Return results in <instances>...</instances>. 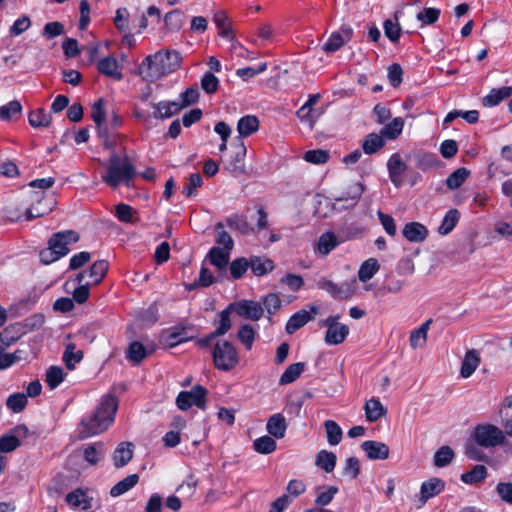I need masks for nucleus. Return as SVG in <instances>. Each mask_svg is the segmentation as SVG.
<instances>
[{"label":"nucleus","mask_w":512,"mask_h":512,"mask_svg":"<svg viewBox=\"0 0 512 512\" xmlns=\"http://www.w3.org/2000/svg\"><path fill=\"white\" fill-rule=\"evenodd\" d=\"M214 366L221 371H231L239 363V355L235 346L227 340H219L212 350Z\"/></svg>","instance_id":"4"},{"label":"nucleus","mask_w":512,"mask_h":512,"mask_svg":"<svg viewBox=\"0 0 512 512\" xmlns=\"http://www.w3.org/2000/svg\"><path fill=\"white\" fill-rule=\"evenodd\" d=\"M380 269L378 261L374 258H369L362 263L358 271V278L361 282L369 281Z\"/></svg>","instance_id":"37"},{"label":"nucleus","mask_w":512,"mask_h":512,"mask_svg":"<svg viewBox=\"0 0 512 512\" xmlns=\"http://www.w3.org/2000/svg\"><path fill=\"white\" fill-rule=\"evenodd\" d=\"M249 268L252 270L254 275L263 276L274 269V262L268 258L251 256L249 258Z\"/></svg>","instance_id":"29"},{"label":"nucleus","mask_w":512,"mask_h":512,"mask_svg":"<svg viewBox=\"0 0 512 512\" xmlns=\"http://www.w3.org/2000/svg\"><path fill=\"white\" fill-rule=\"evenodd\" d=\"M233 310L234 304H230L227 308L219 313L220 320L218 327L214 330L215 335L223 336L231 329L232 324L230 315Z\"/></svg>","instance_id":"47"},{"label":"nucleus","mask_w":512,"mask_h":512,"mask_svg":"<svg viewBox=\"0 0 512 512\" xmlns=\"http://www.w3.org/2000/svg\"><path fill=\"white\" fill-rule=\"evenodd\" d=\"M384 28V34L385 36L393 43H396L399 41V38L401 36V27L398 23V16L395 14V21L391 19H387L383 23Z\"/></svg>","instance_id":"55"},{"label":"nucleus","mask_w":512,"mask_h":512,"mask_svg":"<svg viewBox=\"0 0 512 512\" xmlns=\"http://www.w3.org/2000/svg\"><path fill=\"white\" fill-rule=\"evenodd\" d=\"M260 303L264 310L267 311L269 319H271V315H273L281 307V300L275 293L266 295L262 298Z\"/></svg>","instance_id":"63"},{"label":"nucleus","mask_w":512,"mask_h":512,"mask_svg":"<svg viewBox=\"0 0 512 512\" xmlns=\"http://www.w3.org/2000/svg\"><path fill=\"white\" fill-rule=\"evenodd\" d=\"M5 348L0 345V370L7 369L14 363L23 360L24 352L22 350H16L14 353L5 354L3 351Z\"/></svg>","instance_id":"59"},{"label":"nucleus","mask_w":512,"mask_h":512,"mask_svg":"<svg viewBox=\"0 0 512 512\" xmlns=\"http://www.w3.org/2000/svg\"><path fill=\"white\" fill-rule=\"evenodd\" d=\"M184 18L185 16L181 10H172L165 15V25L170 31H179L183 26Z\"/></svg>","instance_id":"49"},{"label":"nucleus","mask_w":512,"mask_h":512,"mask_svg":"<svg viewBox=\"0 0 512 512\" xmlns=\"http://www.w3.org/2000/svg\"><path fill=\"white\" fill-rule=\"evenodd\" d=\"M136 174V168L127 155L121 157L113 152L110 155L106 173L102 175V181L113 189L121 184L130 187Z\"/></svg>","instance_id":"3"},{"label":"nucleus","mask_w":512,"mask_h":512,"mask_svg":"<svg viewBox=\"0 0 512 512\" xmlns=\"http://www.w3.org/2000/svg\"><path fill=\"white\" fill-rule=\"evenodd\" d=\"M454 456V451L449 446H442L434 454L433 463L436 467L442 468L450 464Z\"/></svg>","instance_id":"56"},{"label":"nucleus","mask_w":512,"mask_h":512,"mask_svg":"<svg viewBox=\"0 0 512 512\" xmlns=\"http://www.w3.org/2000/svg\"><path fill=\"white\" fill-rule=\"evenodd\" d=\"M353 30L350 26L343 25L338 31L333 32L322 49L326 53H333L338 51L352 38Z\"/></svg>","instance_id":"14"},{"label":"nucleus","mask_w":512,"mask_h":512,"mask_svg":"<svg viewBox=\"0 0 512 512\" xmlns=\"http://www.w3.org/2000/svg\"><path fill=\"white\" fill-rule=\"evenodd\" d=\"M234 304V310L237 315L248 320L258 321L264 313V308L260 302L253 300H241Z\"/></svg>","instance_id":"15"},{"label":"nucleus","mask_w":512,"mask_h":512,"mask_svg":"<svg viewBox=\"0 0 512 512\" xmlns=\"http://www.w3.org/2000/svg\"><path fill=\"white\" fill-rule=\"evenodd\" d=\"M319 313V308L315 305L309 306V311L302 309L294 313L286 323L285 330L288 334H294L297 330L305 326L309 321L315 319Z\"/></svg>","instance_id":"11"},{"label":"nucleus","mask_w":512,"mask_h":512,"mask_svg":"<svg viewBox=\"0 0 512 512\" xmlns=\"http://www.w3.org/2000/svg\"><path fill=\"white\" fill-rule=\"evenodd\" d=\"M216 230H217V234H216V238H215L216 244H218L219 246H223L222 249L232 251V249L234 247V241H233L232 237L230 236V234L223 230V223L218 222L216 224Z\"/></svg>","instance_id":"61"},{"label":"nucleus","mask_w":512,"mask_h":512,"mask_svg":"<svg viewBox=\"0 0 512 512\" xmlns=\"http://www.w3.org/2000/svg\"><path fill=\"white\" fill-rule=\"evenodd\" d=\"M152 107L154 109L152 118L156 120H166L179 114L181 111L176 101H160L153 103Z\"/></svg>","instance_id":"18"},{"label":"nucleus","mask_w":512,"mask_h":512,"mask_svg":"<svg viewBox=\"0 0 512 512\" xmlns=\"http://www.w3.org/2000/svg\"><path fill=\"white\" fill-rule=\"evenodd\" d=\"M133 457V444L131 442L120 443L113 453L114 465L117 468L126 466Z\"/></svg>","instance_id":"23"},{"label":"nucleus","mask_w":512,"mask_h":512,"mask_svg":"<svg viewBox=\"0 0 512 512\" xmlns=\"http://www.w3.org/2000/svg\"><path fill=\"white\" fill-rule=\"evenodd\" d=\"M199 90L195 86L188 87L184 92H182L179 96L178 106L180 110L184 108L194 105L199 100Z\"/></svg>","instance_id":"52"},{"label":"nucleus","mask_w":512,"mask_h":512,"mask_svg":"<svg viewBox=\"0 0 512 512\" xmlns=\"http://www.w3.org/2000/svg\"><path fill=\"white\" fill-rule=\"evenodd\" d=\"M139 481V475L138 474H130L121 481H119L117 484H115L111 490L110 495L112 497H118L122 494L126 493L127 491L131 490Z\"/></svg>","instance_id":"35"},{"label":"nucleus","mask_w":512,"mask_h":512,"mask_svg":"<svg viewBox=\"0 0 512 512\" xmlns=\"http://www.w3.org/2000/svg\"><path fill=\"white\" fill-rule=\"evenodd\" d=\"M259 129V120L254 115H246L239 119L237 123L238 139L249 137Z\"/></svg>","instance_id":"26"},{"label":"nucleus","mask_w":512,"mask_h":512,"mask_svg":"<svg viewBox=\"0 0 512 512\" xmlns=\"http://www.w3.org/2000/svg\"><path fill=\"white\" fill-rule=\"evenodd\" d=\"M117 408L118 400L115 396H104L96 410L88 418L81 420L78 438L83 440L104 432L114 421Z\"/></svg>","instance_id":"1"},{"label":"nucleus","mask_w":512,"mask_h":512,"mask_svg":"<svg viewBox=\"0 0 512 512\" xmlns=\"http://www.w3.org/2000/svg\"><path fill=\"white\" fill-rule=\"evenodd\" d=\"M487 477V468L484 465H475L470 471L461 475V481L465 484H476Z\"/></svg>","instance_id":"41"},{"label":"nucleus","mask_w":512,"mask_h":512,"mask_svg":"<svg viewBox=\"0 0 512 512\" xmlns=\"http://www.w3.org/2000/svg\"><path fill=\"white\" fill-rule=\"evenodd\" d=\"M148 354L146 347L139 341L131 342L126 350V358L133 364H140Z\"/></svg>","instance_id":"31"},{"label":"nucleus","mask_w":512,"mask_h":512,"mask_svg":"<svg viewBox=\"0 0 512 512\" xmlns=\"http://www.w3.org/2000/svg\"><path fill=\"white\" fill-rule=\"evenodd\" d=\"M181 55L176 50L158 51L148 55L139 66V74L147 82H155L180 67Z\"/></svg>","instance_id":"2"},{"label":"nucleus","mask_w":512,"mask_h":512,"mask_svg":"<svg viewBox=\"0 0 512 512\" xmlns=\"http://www.w3.org/2000/svg\"><path fill=\"white\" fill-rule=\"evenodd\" d=\"M387 169L390 181L395 187H400L403 182V174L407 170L406 163L399 153H393L387 161Z\"/></svg>","instance_id":"16"},{"label":"nucleus","mask_w":512,"mask_h":512,"mask_svg":"<svg viewBox=\"0 0 512 512\" xmlns=\"http://www.w3.org/2000/svg\"><path fill=\"white\" fill-rule=\"evenodd\" d=\"M432 323V319L425 321L419 328L413 330L409 337L410 346L413 349L422 347L427 340V333Z\"/></svg>","instance_id":"33"},{"label":"nucleus","mask_w":512,"mask_h":512,"mask_svg":"<svg viewBox=\"0 0 512 512\" xmlns=\"http://www.w3.org/2000/svg\"><path fill=\"white\" fill-rule=\"evenodd\" d=\"M29 124L34 128L48 127L52 117L43 108L33 110L28 115Z\"/></svg>","instance_id":"36"},{"label":"nucleus","mask_w":512,"mask_h":512,"mask_svg":"<svg viewBox=\"0 0 512 512\" xmlns=\"http://www.w3.org/2000/svg\"><path fill=\"white\" fill-rule=\"evenodd\" d=\"M66 502L74 507H79L82 505L83 509H89L91 507L90 500L86 497V494L81 489H76L72 492H69L65 497Z\"/></svg>","instance_id":"50"},{"label":"nucleus","mask_w":512,"mask_h":512,"mask_svg":"<svg viewBox=\"0 0 512 512\" xmlns=\"http://www.w3.org/2000/svg\"><path fill=\"white\" fill-rule=\"evenodd\" d=\"M365 190L366 186L362 182H354L334 201L335 203H343L341 206L343 209L353 208L358 204Z\"/></svg>","instance_id":"12"},{"label":"nucleus","mask_w":512,"mask_h":512,"mask_svg":"<svg viewBox=\"0 0 512 512\" xmlns=\"http://www.w3.org/2000/svg\"><path fill=\"white\" fill-rule=\"evenodd\" d=\"M365 416L369 422H376L387 413L379 399L371 398L364 405Z\"/></svg>","instance_id":"25"},{"label":"nucleus","mask_w":512,"mask_h":512,"mask_svg":"<svg viewBox=\"0 0 512 512\" xmlns=\"http://www.w3.org/2000/svg\"><path fill=\"white\" fill-rule=\"evenodd\" d=\"M480 364L478 352L474 349L466 352L462 361L460 375L463 378L470 377Z\"/></svg>","instance_id":"28"},{"label":"nucleus","mask_w":512,"mask_h":512,"mask_svg":"<svg viewBox=\"0 0 512 512\" xmlns=\"http://www.w3.org/2000/svg\"><path fill=\"white\" fill-rule=\"evenodd\" d=\"M339 242L335 234L331 231L323 233L318 240V251L322 255H328L334 248L338 246Z\"/></svg>","instance_id":"39"},{"label":"nucleus","mask_w":512,"mask_h":512,"mask_svg":"<svg viewBox=\"0 0 512 512\" xmlns=\"http://www.w3.org/2000/svg\"><path fill=\"white\" fill-rule=\"evenodd\" d=\"M336 455L333 452L327 450H321L316 455L315 464L323 469L325 472L330 473L336 466Z\"/></svg>","instance_id":"40"},{"label":"nucleus","mask_w":512,"mask_h":512,"mask_svg":"<svg viewBox=\"0 0 512 512\" xmlns=\"http://www.w3.org/2000/svg\"><path fill=\"white\" fill-rule=\"evenodd\" d=\"M403 128L404 120L401 117H396L381 129L380 134L384 139L395 140L400 136Z\"/></svg>","instance_id":"34"},{"label":"nucleus","mask_w":512,"mask_h":512,"mask_svg":"<svg viewBox=\"0 0 512 512\" xmlns=\"http://www.w3.org/2000/svg\"><path fill=\"white\" fill-rule=\"evenodd\" d=\"M98 71L114 80L120 81L123 78L121 72H119V64L118 61L111 56L105 57L98 62L97 65Z\"/></svg>","instance_id":"21"},{"label":"nucleus","mask_w":512,"mask_h":512,"mask_svg":"<svg viewBox=\"0 0 512 512\" xmlns=\"http://www.w3.org/2000/svg\"><path fill=\"white\" fill-rule=\"evenodd\" d=\"M109 268V263L106 260H98L92 264L87 270V275L92 278L93 284H98L105 277Z\"/></svg>","instance_id":"44"},{"label":"nucleus","mask_w":512,"mask_h":512,"mask_svg":"<svg viewBox=\"0 0 512 512\" xmlns=\"http://www.w3.org/2000/svg\"><path fill=\"white\" fill-rule=\"evenodd\" d=\"M469 175L470 171L467 168H458L448 176L446 179V185L451 190L458 189L466 181Z\"/></svg>","instance_id":"45"},{"label":"nucleus","mask_w":512,"mask_h":512,"mask_svg":"<svg viewBox=\"0 0 512 512\" xmlns=\"http://www.w3.org/2000/svg\"><path fill=\"white\" fill-rule=\"evenodd\" d=\"M361 449L370 460H385L389 457L390 452L387 444L374 440L364 441L361 444Z\"/></svg>","instance_id":"17"},{"label":"nucleus","mask_w":512,"mask_h":512,"mask_svg":"<svg viewBox=\"0 0 512 512\" xmlns=\"http://www.w3.org/2000/svg\"><path fill=\"white\" fill-rule=\"evenodd\" d=\"M29 433V429L26 425L19 424L15 426L8 433L0 436V452H13L21 446L20 438H26Z\"/></svg>","instance_id":"8"},{"label":"nucleus","mask_w":512,"mask_h":512,"mask_svg":"<svg viewBox=\"0 0 512 512\" xmlns=\"http://www.w3.org/2000/svg\"><path fill=\"white\" fill-rule=\"evenodd\" d=\"M339 319V315H331L319 321V326L327 328L324 340L328 345L343 343L349 334V327L346 324L339 323Z\"/></svg>","instance_id":"5"},{"label":"nucleus","mask_w":512,"mask_h":512,"mask_svg":"<svg viewBox=\"0 0 512 512\" xmlns=\"http://www.w3.org/2000/svg\"><path fill=\"white\" fill-rule=\"evenodd\" d=\"M79 234L74 230H65L54 233L48 241V245L56 252H63V257L66 256L70 249L69 245L79 241Z\"/></svg>","instance_id":"10"},{"label":"nucleus","mask_w":512,"mask_h":512,"mask_svg":"<svg viewBox=\"0 0 512 512\" xmlns=\"http://www.w3.org/2000/svg\"><path fill=\"white\" fill-rule=\"evenodd\" d=\"M226 225L242 234H248L253 231V228L249 225L247 218L238 214H234L226 218Z\"/></svg>","instance_id":"46"},{"label":"nucleus","mask_w":512,"mask_h":512,"mask_svg":"<svg viewBox=\"0 0 512 512\" xmlns=\"http://www.w3.org/2000/svg\"><path fill=\"white\" fill-rule=\"evenodd\" d=\"M65 375L61 367L51 366L46 371L45 382L50 389H55L64 381Z\"/></svg>","instance_id":"48"},{"label":"nucleus","mask_w":512,"mask_h":512,"mask_svg":"<svg viewBox=\"0 0 512 512\" xmlns=\"http://www.w3.org/2000/svg\"><path fill=\"white\" fill-rule=\"evenodd\" d=\"M194 330V325L188 322H180L166 331L163 336L164 342L170 348L175 347L183 342L194 339L189 335Z\"/></svg>","instance_id":"9"},{"label":"nucleus","mask_w":512,"mask_h":512,"mask_svg":"<svg viewBox=\"0 0 512 512\" xmlns=\"http://www.w3.org/2000/svg\"><path fill=\"white\" fill-rule=\"evenodd\" d=\"M355 289L351 283H335L330 296L336 300H347L353 296Z\"/></svg>","instance_id":"57"},{"label":"nucleus","mask_w":512,"mask_h":512,"mask_svg":"<svg viewBox=\"0 0 512 512\" xmlns=\"http://www.w3.org/2000/svg\"><path fill=\"white\" fill-rule=\"evenodd\" d=\"M219 87L218 78L211 72H206L201 79V88L206 94H214Z\"/></svg>","instance_id":"64"},{"label":"nucleus","mask_w":512,"mask_h":512,"mask_svg":"<svg viewBox=\"0 0 512 512\" xmlns=\"http://www.w3.org/2000/svg\"><path fill=\"white\" fill-rule=\"evenodd\" d=\"M324 427L328 443L333 446L339 444L343 434L341 427L333 420H326L324 422Z\"/></svg>","instance_id":"54"},{"label":"nucleus","mask_w":512,"mask_h":512,"mask_svg":"<svg viewBox=\"0 0 512 512\" xmlns=\"http://www.w3.org/2000/svg\"><path fill=\"white\" fill-rule=\"evenodd\" d=\"M384 145L385 139L381 134L370 133L364 138L361 147L365 154L372 155L381 150Z\"/></svg>","instance_id":"30"},{"label":"nucleus","mask_w":512,"mask_h":512,"mask_svg":"<svg viewBox=\"0 0 512 512\" xmlns=\"http://www.w3.org/2000/svg\"><path fill=\"white\" fill-rule=\"evenodd\" d=\"M266 429L271 436L277 439L283 438L287 429L285 417L281 413L273 414L267 421Z\"/></svg>","instance_id":"22"},{"label":"nucleus","mask_w":512,"mask_h":512,"mask_svg":"<svg viewBox=\"0 0 512 512\" xmlns=\"http://www.w3.org/2000/svg\"><path fill=\"white\" fill-rule=\"evenodd\" d=\"M249 269V259L239 257L234 259L229 265L231 278L234 280L241 279Z\"/></svg>","instance_id":"51"},{"label":"nucleus","mask_w":512,"mask_h":512,"mask_svg":"<svg viewBox=\"0 0 512 512\" xmlns=\"http://www.w3.org/2000/svg\"><path fill=\"white\" fill-rule=\"evenodd\" d=\"M203 184V178L200 173H193L189 176L187 184L184 186L182 193L190 198L197 194V189Z\"/></svg>","instance_id":"62"},{"label":"nucleus","mask_w":512,"mask_h":512,"mask_svg":"<svg viewBox=\"0 0 512 512\" xmlns=\"http://www.w3.org/2000/svg\"><path fill=\"white\" fill-rule=\"evenodd\" d=\"M230 253L231 251L215 246L209 250L207 258L211 265L215 266L219 271H222L225 270L229 264Z\"/></svg>","instance_id":"24"},{"label":"nucleus","mask_w":512,"mask_h":512,"mask_svg":"<svg viewBox=\"0 0 512 512\" xmlns=\"http://www.w3.org/2000/svg\"><path fill=\"white\" fill-rule=\"evenodd\" d=\"M28 399L24 393H14L6 400V406L14 413L22 412L27 406Z\"/></svg>","instance_id":"60"},{"label":"nucleus","mask_w":512,"mask_h":512,"mask_svg":"<svg viewBox=\"0 0 512 512\" xmlns=\"http://www.w3.org/2000/svg\"><path fill=\"white\" fill-rule=\"evenodd\" d=\"M305 364L297 362L289 365L280 377L279 383L287 385L294 382L304 371Z\"/></svg>","instance_id":"42"},{"label":"nucleus","mask_w":512,"mask_h":512,"mask_svg":"<svg viewBox=\"0 0 512 512\" xmlns=\"http://www.w3.org/2000/svg\"><path fill=\"white\" fill-rule=\"evenodd\" d=\"M84 357L82 350H76V345L74 343H69L66 345L65 351L63 353V361L68 370H73L75 365L79 363Z\"/></svg>","instance_id":"32"},{"label":"nucleus","mask_w":512,"mask_h":512,"mask_svg":"<svg viewBox=\"0 0 512 512\" xmlns=\"http://www.w3.org/2000/svg\"><path fill=\"white\" fill-rule=\"evenodd\" d=\"M213 20L218 28V35L231 41L235 39L231 22L223 11L214 14Z\"/></svg>","instance_id":"27"},{"label":"nucleus","mask_w":512,"mask_h":512,"mask_svg":"<svg viewBox=\"0 0 512 512\" xmlns=\"http://www.w3.org/2000/svg\"><path fill=\"white\" fill-rule=\"evenodd\" d=\"M512 96V86H503L500 88H493L488 95L482 98L484 107H494L499 105L504 99Z\"/></svg>","instance_id":"20"},{"label":"nucleus","mask_w":512,"mask_h":512,"mask_svg":"<svg viewBox=\"0 0 512 512\" xmlns=\"http://www.w3.org/2000/svg\"><path fill=\"white\" fill-rule=\"evenodd\" d=\"M460 219V213L457 209H450L444 216L441 225L438 228V232L441 235L449 234Z\"/></svg>","instance_id":"43"},{"label":"nucleus","mask_w":512,"mask_h":512,"mask_svg":"<svg viewBox=\"0 0 512 512\" xmlns=\"http://www.w3.org/2000/svg\"><path fill=\"white\" fill-rule=\"evenodd\" d=\"M256 331L250 324H243L237 333L238 340L245 346L247 350H250L255 341Z\"/></svg>","instance_id":"53"},{"label":"nucleus","mask_w":512,"mask_h":512,"mask_svg":"<svg viewBox=\"0 0 512 512\" xmlns=\"http://www.w3.org/2000/svg\"><path fill=\"white\" fill-rule=\"evenodd\" d=\"M473 438L478 446L484 448L496 447L505 440L503 431L492 424L477 425Z\"/></svg>","instance_id":"6"},{"label":"nucleus","mask_w":512,"mask_h":512,"mask_svg":"<svg viewBox=\"0 0 512 512\" xmlns=\"http://www.w3.org/2000/svg\"><path fill=\"white\" fill-rule=\"evenodd\" d=\"M429 234L426 226L419 222H409L405 224L402 235L409 242L420 243L425 241Z\"/></svg>","instance_id":"19"},{"label":"nucleus","mask_w":512,"mask_h":512,"mask_svg":"<svg viewBox=\"0 0 512 512\" xmlns=\"http://www.w3.org/2000/svg\"><path fill=\"white\" fill-rule=\"evenodd\" d=\"M207 393V389L199 384L195 385L190 391H181L176 398L177 407L182 411H186L194 405L204 410L206 408Z\"/></svg>","instance_id":"7"},{"label":"nucleus","mask_w":512,"mask_h":512,"mask_svg":"<svg viewBox=\"0 0 512 512\" xmlns=\"http://www.w3.org/2000/svg\"><path fill=\"white\" fill-rule=\"evenodd\" d=\"M446 483L438 477H432L421 484L420 492L418 494V501L420 506H423L427 501L435 496H438L445 490Z\"/></svg>","instance_id":"13"},{"label":"nucleus","mask_w":512,"mask_h":512,"mask_svg":"<svg viewBox=\"0 0 512 512\" xmlns=\"http://www.w3.org/2000/svg\"><path fill=\"white\" fill-rule=\"evenodd\" d=\"M253 447L260 454H270L276 450L277 443L270 436H262L253 442Z\"/></svg>","instance_id":"58"},{"label":"nucleus","mask_w":512,"mask_h":512,"mask_svg":"<svg viewBox=\"0 0 512 512\" xmlns=\"http://www.w3.org/2000/svg\"><path fill=\"white\" fill-rule=\"evenodd\" d=\"M232 147L235 149L234 156L231 161L233 171L244 172V158L247 152L246 146L241 139H238L236 143L232 144Z\"/></svg>","instance_id":"38"}]
</instances>
